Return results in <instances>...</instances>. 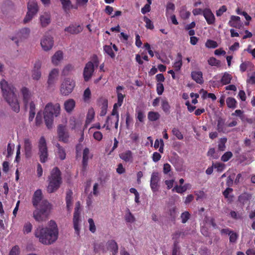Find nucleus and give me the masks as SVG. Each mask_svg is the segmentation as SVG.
<instances>
[{"mask_svg": "<svg viewBox=\"0 0 255 255\" xmlns=\"http://www.w3.org/2000/svg\"><path fill=\"white\" fill-rule=\"evenodd\" d=\"M75 107V102L73 99H69L64 103V109L67 113L71 112Z\"/></svg>", "mask_w": 255, "mask_h": 255, "instance_id": "c85d7f7f", "label": "nucleus"}, {"mask_svg": "<svg viewBox=\"0 0 255 255\" xmlns=\"http://www.w3.org/2000/svg\"><path fill=\"white\" fill-rule=\"evenodd\" d=\"M227 141V139L226 137L221 138L220 139L218 143V149L220 151H224L225 149V143Z\"/></svg>", "mask_w": 255, "mask_h": 255, "instance_id": "3c124183", "label": "nucleus"}, {"mask_svg": "<svg viewBox=\"0 0 255 255\" xmlns=\"http://www.w3.org/2000/svg\"><path fill=\"white\" fill-rule=\"evenodd\" d=\"M233 156V153L231 151L226 152L221 157V160L223 162H227Z\"/></svg>", "mask_w": 255, "mask_h": 255, "instance_id": "4d7b16f0", "label": "nucleus"}, {"mask_svg": "<svg viewBox=\"0 0 255 255\" xmlns=\"http://www.w3.org/2000/svg\"><path fill=\"white\" fill-rule=\"evenodd\" d=\"M83 30L82 27L79 24H71L64 29L65 32L71 34H77Z\"/></svg>", "mask_w": 255, "mask_h": 255, "instance_id": "f3484780", "label": "nucleus"}, {"mask_svg": "<svg viewBox=\"0 0 255 255\" xmlns=\"http://www.w3.org/2000/svg\"><path fill=\"white\" fill-rule=\"evenodd\" d=\"M190 216L189 213L187 211L184 212L181 214V218L182 223L184 224L188 220Z\"/></svg>", "mask_w": 255, "mask_h": 255, "instance_id": "69168bd1", "label": "nucleus"}, {"mask_svg": "<svg viewBox=\"0 0 255 255\" xmlns=\"http://www.w3.org/2000/svg\"><path fill=\"white\" fill-rule=\"evenodd\" d=\"M227 124L225 120L220 117L217 121V129L219 132L225 133L227 131Z\"/></svg>", "mask_w": 255, "mask_h": 255, "instance_id": "393cba45", "label": "nucleus"}, {"mask_svg": "<svg viewBox=\"0 0 255 255\" xmlns=\"http://www.w3.org/2000/svg\"><path fill=\"white\" fill-rule=\"evenodd\" d=\"M60 106L58 103L53 104L49 103L46 105L44 112V119L48 128L52 127L54 117H57L60 114Z\"/></svg>", "mask_w": 255, "mask_h": 255, "instance_id": "39448f33", "label": "nucleus"}, {"mask_svg": "<svg viewBox=\"0 0 255 255\" xmlns=\"http://www.w3.org/2000/svg\"><path fill=\"white\" fill-rule=\"evenodd\" d=\"M250 196L246 193L242 194L238 197L239 202L243 205L246 204L250 200Z\"/></svg>", "mask_w": 255, "mask_h": 255, "instance_id": "79ce46f5", "label": "nucleus"}, {"mask_svg": "<svg viewBox=\"0 0 255 255\" xmlns=\"http://www.w3.org/2000/svg\"><path fill=\"white\" fill-rule=\"evenodd\" d=\"M232 78V76L231 74L227 72H225L221 79V82L223 85L229 84L230 83Z\"/></svg>", "mask_w": 255, "mask_h": 255, "instance_id": "e433bc0d", "label": "nucleus"}, {"mask_svg": "<svg viewBox=\"0 0 255 255\" xmlns=\"http://www.w3.org/2000/svg\"><path fill=\"white\" fill-rule=\"evenodd\" d=\"M48 182L47 191L49 193H52L57 191L62 183L61 172L57 167H54L50 172L48 177Z\"/></svg>", "mask_w": 255, "mask_h": 255, "instance_id": "7ed1b4c3", "label": "nucleus"}, {"mask_svg": "<svg viewBox=\"0 0 255 255\" xmlns=\"http://www.w3.org/2000/svg\"><path fill=\"white\" fill-rule=\"evenodd\" d=\"M90 150L88 148H85L83 152L82 158V171L85 172L88 166L89 159Z\"/></svg>", "mask_w": 255, "mask_h": 255, "instance_id": "6ab92c4d", "label": "nucleus"}, {"mask_svg": "<svg viewBox=\"0 0 255 255\" xmlns=\"http://www.w3.org/2000/svg\"><path fill=\"white\" fill-rule=\"evenodd\" d=\"M80 214L79 211V207H76L75 208L73 216V224L74 228L75 231V233L79 236L80 234V228L79 227V221H80Z\"/></svg>", "mask_w": 255, "mask_h": 255, "instance_id": "dca6fc26", "label": "nucleus"}, {"mask_svg": "<svg viewBox=\"0 0 255 255\" xmlns=\"http://www.w3.org/2000/svg\"><path fill=\"white\" fill-rule=\"evenodd\" d=\"M24 148L25 156L29 158L31 155L32 144L29 138L24 139Z\"/></svg>", "mask_w": 255, "mask_h": 255, "instance_id": "5701e85b", "label": "nucleus"}, {"mask_svg": "<svg viewBox=\"0 0 255 255\" xmlns=\"http://www.w3.org/2000/svg\"><path fill=\"white\" fill-rule=\"evenodd\" d=\"M233 190L232 188L228 187L223 192V194L224 197L226 199H227L228 201H232L233 200V196H230L229 194L233 192Z\"/></svg>", "mask_w": 255, "mask_h": 255, "instance_id": "de8ad7c7", "label": "nucleus"}, {"mask_svg": "<svg viewBox=\"0 0 255 255\" xmlns=\"http://www.w3.org/2000/svg\"><path fill=\"white\" fill-rule=\"evenodd\" d=\"M63 59V52L59 50L57 51L52 57L51 61L54 65H57Z\"/></svg>", "mask_w": 255, "mask_h": 255, "instance_id": "7c9ffc66", "label": "nucleus"}, {"mask_svg": "<svg viewBox=\"0 0 255 255\" xmlns=\"http://www.w3.org/2000/svg\"><path fill=\"white\" fill-rule=\"evenodd\" d=\"M182 65V56L180 53H178L176 61L173 64L175 71H179Z\"/></svg>", "mask_w": 255, "mask_h": 255, "instance_id": "72a5a7b5", "label": "nucleus"}, {"mask_svg": "<svg viewBox=\"0 0 255 255\" xmlns=\"http://www.w3.org/2000/svg\"><path fill=\"white\" fill-rule=\"evenodd\" d=\"M160 181L159 174L157 172H153L151 176L150 186L153 192L157 191L158 189V182Z\"/></svg>", "mask_w": 255, "mask_h": 255, "instance_id": "9b49d317", "label": "nucleus"}, {"mask_svg": "<svg viewBox=\"0 0 255 255\" xmlns=\"http://www.w3.org/2000/svg\"><path fill=\"white\" fill-rule=\"evenodd\" d=\"M42 123V115L40 112L37 114L35 118V125L36 126H39Z\"/></svg>", "mask_w": 255, "mask_h": 255, "instance_id": "338daca9", "label": "nucleus"}, {"mask_svg": "<svg viewBox=\"0 0 255 255\" xmlns=\"http://www.w3.org/2000/svg\"><path fill=\"white\" fill-rule=\"evenodd\" d=\"M143 21L145 23V27L147 29L152 30L154 29V25L152 21L146 16L143 17Z\"/></svg>", "mask_w": 255, "mask_h": 255, "instance_id": "8fccbe9b", "label": "nucleus"}, {"mask_svg": "<svg viewBox=\"0 0 255 255\" xmlns=\"http://www.w3.org/2000/svg\"><path fill=\"white\" fill-rule=\"evenodd\" d=\"M57 134L59 140L63 142L64 143H67L69 139V133L64 126L60 125L58 127Z\"/></svg>", "mask_w": 255, "mask_h": 255, "instance_id": "1a4fd4ad", "label": "nucleus"}, {"mask_svg": "<svg viewBox=\"0 0 255 255\" xmlns=\"http://www.w3.org/2000/svg\"><path fill=\"white\" fill-rule=\"evenodd\" d=\"M0 85L3 97L12 110L16 113H18L20 106L15 93L16 91L15 87L12 84H9L5 80H1Z\"/></svg>", "mask_w": 255, "mask_h": 255, "instance_id": "f257e3e1", "label": "nucleus"}, {"mask_svg": "<svg viewBox=\"0 0 255 255\" xmlns=\"http://www.w3.org/2000/svg\"><path fill=\"white\" fill-rule=\"evenodd\" d=\"M42 198L43 195L41 190H36L34 192L32 198V203L34 208L38 207V205H39L42 201Z\"/></svg>", "mask_w": 255, "mask_h": 255, "instance_id": "4468645a", "label": "nucleus"}, {"mask_svg": "<svg viewBox=\"0 0 255 255\" xmlns=\"http://www.w3.org/2000/svg\"><path fill=\"white\" fill-rule=\"evenodd\" d=\"M41 62L38 60L35 61L33 69L32 71V77L33 79L38 80L41 76V72L40 71V69L41 67Z\"/></svg>", "mask_w": 255, "mask_h": 255, "instance_id": "f8f14e48", "label": "nucleus"}, {"mask_svg": "<svg viewBox=\"0 0 255 255\" xmlns=\"http://www.w3.org/2000/svg\"><path fill=\"white\" fill-rule=\"evenodd\" d=\"M106 250L112 252L113 255H115L118 252V246L115 240H109L106 243Z\"/></svg>", "mask_w": 255, "mask_h": 255, "instance_id": "aec40b11", "label": "nucleus"}, {"mask_svg": "<svg viewBox=\"0 0 255 255\" xmlns=\"http://www.w3.org/2000/svg\"><path fill=\"white\" fill-rule=\"evenodd\" d=\"M98 102L101 105V110L100 112V115L102 117L106 115L107 112L108 105V100L105 98L102 97L99 99Z\"/></svg>", "mask_w": 255, "mask_h": 255, "instance_id": "412c9836", "label": "nucleus"}, {"mask_svg": "<svg viewBox=\"0 0 255 255\" xmlns=\"http://www.w3.org/2000/svg\"><path fill=\"white\" fill-rule=\"evenodd\" d=\"M20 92L22 96V100L25 107L26 108L29 104L32 97V94L30 91L26 87H23Z\"/></svg>", "mask_w": 255, "mask_h": 255, "instance_id": "ddd939ff", "label": "nucleus"}, {"mask_svg": "<svg viewBox=\"0 0 255 255\" xmlns=\"http://www.w3.org/2000/svg\"><path fill=\"white\" fill-rule=\"evenodd\" d=\"M125 220L127 222L133 223L135 221V218L133 215L129 211L125 216Z\"/></svg>", "mask_w": 255, "mask_h": 255, "instance_id": "774afa93", "label": "nucleus"}, {"mask_svg": "<svg viewBox=\"0 0 255 255\" xmlns=\"http://www.w3.org/2000/svg\"><path fill=\"white\" fill-rule=\"evenodd\" d=\"M88 223L89 224V230L92 233H94L96 232V228L94 220L92 218H89L88 219Z\"/></svg>", "mask_w": 255, "mask_h": 255, "instance_id": "0e129e2a", "label": "nucleus"}, {"mask_svg": "<svg viewBox=\"0 0 255 255\" xmlns=\"http://www.w3.org/2000/svg\"><path fill=\"white\" fill-rule=\"evenodd\" d=\"M59 73V71L57 68H54L50 72L47 82L49 89L54 87L57 80Z\"/></svg>", "mask_w": 255, "mask_h": 255, "instance_id": "9d476101", "label": "nucleus"}, {"mask_svg": "<svg viewBox=\"0 0 255 255\" xmlns=\"http://www.w3.org/2000/svg\"><path fill=\"white\" fill-rule=\"evenodd\" d=\"M104 52L109 55L112 58L115 57V54L111 45H106L103 47Z\"/></svg>", "mask_w": 255, "mask_h": 255, "instance_id": "c03bdc74", "label": "nucleus"}, {"mask_svg": "<svg viewBox=\"0 0 255 255\" xmlns=\"http://www.w3.org/2000/svg\"><path fill=\"white\" fill-rule=\"evenodd\" d=\"M136 113L137 114V119L141 123L144 121V119L145 118V115L144 112L140 109L136 110Z\"/></svg>", "mask_w": 255, "mask_h": 255, "instance_id": "5fc2aeb1", "label": "nucleus"}, {"mask_svg": "<svg viewBox=\"0 0 255 255\" xmlns=\"http://www.w3.org/2000/svg\"><path fill=\"white\" fill-rule=\"evenodd\" d=\"M55 145L57 148L56 153L58 157L61 160H64L66 158V153L64 148L61 146L58 143H57Z\"/></svg>", "mask_w": 255, "mask_h": 255, "instance_id": "cd10ccee", "label": "nucleus"}, {"mask_svg": "<svg viewBox=\"0 0 255 255\" xmlns=\"http://www.w3.org/2000/svg\"><path fill=\"white\" fill-rule=\"evenodd\" d=\"M203 15L208 24H213L215 23V17L210 9L205 8L203 11Z\"/></svg>", "mask_w": 255, "mask_h": 255, "instance_id": "a211bd4d", "label": "nucleus"}, {"mask_svg": "<svg viewBox=\"0 0 255 255\" xmlns=\"http://www.w3.org/2000/svg\"><path fill=\"white\" fill-rule=\"evenodd\" d=\"M75 86V84L73 80L69 78L65 79L61 85V94L64 96L68 95L73 91Z\"/></svg>", "mask_w": 255, "mask_h": 255, "instance_id": "6e6552de", "label": "nucleus"}, {"mask_svg": "<svg viewBox=\"0 0 255 255\" xmlns=\"http://www.w3.org/2000/svg\"><path fill=\"white\" fill-rule=\"evenodd\" d=\"M91 96V93L89 88H87L84 92L83 100L85 102H88L90 101Z\"/></svg>", "mask_w": 255, "mask_h": 255, "instance_id": "864d4df0", "label": "nucleus"}, {"mask_svg": "<svg viewBox=\"0 0 255 255\" xmlns=\"http://www.w3.org/2000/svg\"><path fill=\"white\" fill-rule=\"evenodd\" d=\"M94 251L96 253H98L102 252L103 253L107 252L106 248H105V244L104 243H100L95 244L94 246Z\"/></svg>", "mask_w": 255, "mask_h": 255, "instance_id": "c9c22d12", "label": "nucleus"}, {"mask_svg": "<svg viewBox=\"0 0 255 255\" xmlns=\"http://www.w3.org/2000/svg\"><path fill=\"white\" fill-rule=\"evenodd\" d=\"M208 62L211 66H219L220 65V61L213 57L210 58Z\"/></svg>", "mask_w": 255, "mask_h": 255, "instance_id": "13d9d810", "label": "nucleus"}, {"mask_svg": "<svg viewBox=\"0 0 255 255\" xmlns=\"http://www.w3.org/2000/svg\"><path fill=\"white\" fill-rule=\"evenodd\" d=\"M20 254V249L18 245H15L12 247L9 251L8 255H19Z\"/></svg>", "mask_w": 255, "mask_h": 255, "instance_id": "09e8293b", "label": "nucleus"}, {"mask_svg": "<svg viewBox=\"0 0 255 255\" xmlns=\"http://www.w3.org/2000/svg\"><path fill=\"white\" fill-rule=\"evenodd\" d=\"M72 195L73 192L72 190H69L67 191L66 196V207L68 210H69L72 205Z\"/></svg>", "mask_w": 255, "mask_h": 255, "instance_id": "f704fd0d", "label": "nucleus"}, {"mask_svg": "<svg viewBox=\"0 0 255 255\" xmlns=\"http://www.w3.org/2000/svg\"><path fill=\"white\" fill-rule=\"evenodd\" d=\"M229 241L231 243H235L239 237V235L237 233L234 232L233 231L231 232V234L229 235Z\"/></svg>", "mask_w": 255, "mask_h": 255, "instance_id": "bf43d9fd", "label": "nucleus"}, {"mask_svg": "<svg viewBox=\"0 0 255 255\" xmlns=\"http://www.w3.org/2000/svg\"><path fill=\"white\" fill-rule=\"evenodd\" d=\"M205 46L208 48H215L217 47L218 45L216 41L211 39H208L205 43Z\"/></svg>", "mask_w": 255, "mask_h": 255, "instance_id": "603ef678", "label": "nucleus"}, {"mask_svg": "<svg viewBox=\"0 0 255 255\" xmlns=\"http://www.w3.org/2000/svg\"><path fill=\"white\" fill-rule=\"evenodd\" d=\"M92 61L87 62L84 68L83 77L84 81L88 82L92 77L94 70L95 66L97 67L99 64V61L97 55L94 54L92 57Z\"/></svg>", "mask_w": 255, "mask_h": 255, "instance_id": "423d86ee", "label": "nucleus"}, {"mask_svg": "<svg viewBox=\"0 0 255 255\" xmlns=\"http://www.w3.org/2000/svg\"><path fill=\"white\" fill-rule=\"evenodd\" d=\"M213 165L215 168L217 169V170L218 172H222L225 167L224 164L220 162H217L216 163H213Z\"/></svg>", "mask_w": 255, "mask_h": 255, "instance_id": "e2e57ef3", "label": "nucleus"}, {"mask_svg": "<svg viewBox=\"0 0 255 255\" xmlns=\"http://www.w3.org/2000/svg\"><path fill=\"white\" fill-rule=\"evenodd\" d=\"M226 104L229 108L232 109H235L237 106L236 100L232 97H228L226 99Z\"/></svg>", "mask_w": 255, "mask_h": 255, "instance_id": "4c0bfd02", "label": "nucleus"}, {"mask_svg": "<svg viewBox=\"0 0 255 255\" xmlns=\"http://www.w3.org/2000/svg\"><path fill=\"white\" fill-rule=\"evenodd\" d=\"M35 14L36 13L27 11L26 16L23 19L24 23H26L29 22Z\"/></svg>", "mask_w": 255, "mask_h": 255, "instance_id": "680f3d73", "label": "nucleus"}, {"mask_svg": "<svg viewBox=\"0 0 255 255\" xmlns=\"http://www.w3.org/2000/svg\"><path fill=\"white\" fill-rule=\"evenodd\" d=\"M34 235L41 243L46 245H50L57 240L58 231L55 229L39 227L35 230Z\"/></svg>", "mask_w": 255, "mask_h": 255, "instance_id": "f03ea898", "label": "nucleus"}, {"mask_svg": "<svg viewBox=\"0 0 255 255\" xmlns=\"http://www.w3.org/2000/svg\"><path fill=\"white\" fill-rule=\"evenodd\" d=\"M33 212V217L38 222L46 221L51 209V205L47 200L42 201L38 207L35 208Z\"/></svg>", "mask_w": 255, "mask_h": 255, "instance_id": "20e7f679", "label": "nucleus"}, {"mask_svg": "<svg viewBox=\"0 0 255 255\" xmlns=\"http://www.w3.org/2000/svg\"><path fill=\"white\" fill-rule=\"evenodd\" d=\"M30 29L28 28H23L19 30L17 33L18 38L22 40V39L27 38L30 33Z\"/></svg>", "mask_w": 255, "mask_h": 255, "instance_id": "473e14b6", "label": "nucleus"}, {"mask_svg": "<svg viewBox=\"0 0 255 255\" xmlns=\"http://www.w3.org/2000/svg\"><path fill=\"white\" fill-rule=\"evenodd\" d=\"M40 21L42 27L47 26L50 22V15L47 13L40 16Z\"/></svg>", "mask_w": 255, "mask_h": 255, "instance_id": "2f4dec72", "label": "nucleus"}, {"mask_svg": "<svg viewBox=\"0 0 255 255\" xmlns=\"http://www.w3.org/2000/svg\"><path fill=\"white\" fill-rule=\"evenodd\" d=\"M161 108L164 112L168 114L170 113V106L168 102L166 100H164L162 101L161 102Z\"/></svg>", "mask_w": 255, "mask_h": 255, "instance_id": "49530a36", "label": "nucleus"}, {"mask_svg": "<svg viewBox=\"0 0 255 255\" xmlns=\"http://www.w3.org/2000/svg\"><path fill=\"white\" fill-rule=\"evenodd\" d=\"M189 185V184H186L183 186H178L176 185L172 189V191H175L178 193H183V192H185L187 190V187Z\"/></svg>", "mask_w": 255, "mask_h": 255, "instance_id": "37998d69", "label": "nucleus"}, {"mask_svg": "<svg viewBox=\"0 0 255 255\" xmlns=\"http://www.w3.org/2000/svg\"><path fill=\"white\" fill-rule=\"evenodd\" d=\"M147 117L150 121L154 122L159 119L160 115L158 112L150 111L148 112Z\"/></svg>", "mask_w": 255, "mask_h": 255, "instance_id": "a19ab883", "label": "nucleus"}, {"mask_svg": "<svg viewBox=\"0 0 255 255\" xmlns=\"http://www.w3.org/2000/svg\"><path fill=\"white\" fill-rule=\"evenodd\" d=\"M62 8L65 11L69 10L73 7L72 2L70 0H60Z\"/></svg>", "mask_w": 255, "mask_h": 255, "instance_id": "58836bf2", "label": "nucleus"}, {"mask_svg": "<svg viewBox=\"0 0 255 255\" xmlns=\"http://www.w3.org/2000/svg\"><path fill=\"white\" fill-rule=\"evenodd\" d=\"M240 17L238 16L232 15L231 17V20L229 21V25L233 27L239 28L240 24Z\"/></svg>", "mask_w": 255, "mask_h": 255, "instance_id": "c756f323", "label": "nucleus"}, {"mask_svg": "<svg viewBox=\"0 0 255 255\" xmlns=\"http://www.w3.org/2000/svg\"><path fill=\"white\" fill-rule=\"evenodd\" d=\"M38 154L41 163H45L48 160V153L46 140L44 136H41L38 142Z\"/></svg>", "mask_w": 255, "mask_h": 255, "instance_id": "0eeeda50", "label": "nucleus"}, {"mask_svg": "<svg viewBox=\"0 0 255 255\" xmlns=\"http://www.w3.org/2000/svg\"><path fill=\"white\" fill-rule=\"evenodd\" d=\"M120 157L126 162L131 163L133 161V156L132 152L128 150L125 152H122L119 155Z\"/></svg>", "mask_w": 255, "mask_h": 255, "instance_id": "b1692460", "label": "nucleus"}, {"mask_svg": "<svg viewBox=\"0 0 255 255\" xmlns=\"http://www.w3.org/2000/svg\"><path fill=\"white\" fill-rule=\"evenodd\" d=\"M179 13L180 17L183 19H186L188 18L190 15V12L186 10V7L185 6H183L180 8Z\"/></svg>", "mask_w": 255, "mask_h": 255, "instance_id": "ea45409f", "label": "nucleus"}, {"mask_svg": "<svg viewBox=\"0 0 255 255\" xmlns=\"http://www.w3.org/2000/svg\"><path fill=\"white\" fill-rule=\"evenodd\" d=\"M123 89L124 87L122 86H118L116 88L118 102L115 104L118 105L119 107H121L122 105L124 102V99L126 97L125 94H123L120 92V90H123Z\"/></svg>", "mask_w": 255, "mask_h": 255, "instance_id": "a878e982", "label": "nucleus"}, {"mask_svg": "<svg viewBox=\"0 0 255 255\" xmlns=\"http://www.w3.org/2000/svg\"><path fill=\"white\" fill-rule=\"evenodd\" d=\"M53 38L50 36H44L41 41V45L44 51L50 50L53 45Z\"/></svg>", "mask_w": 255, "mask_h": 255, "instance_id": "2eb2a0df", "label": "nucleus"}, {"mask_svg": "<svg viewBox=\"0 0 255 255\" xmlns=\"http://www.w3.org/2000/svg\"><path fill=\"white\" fill-rule=\"evenodd\" d=\"M27 11L37 13L38 11V6L36 0H29L27 3Z\"/></svg>", "mask_w": 255, "mask_h": 255, "instance_id": "bb28decb", "label": "nucleus"}, {"mask_svg": "<svg viewBox=\"0 0 255 255\" xmlns=\"http://www.w3.org/2000/svg\"><path fill=\"white\" fill-rule=\"evenodd\" d=\"M172 132L174 135H175L178 139L181 140L183 138V135L180 131L177 128H173Z\"/></svg>", "mask_w": 255, "mask_h": 255, "instance_id": "052dcab7", "label": "nucleus"}, {"mask_svg": "<svg viewBox=\"0 0 255 255\" xmlns=\"http://www.w3.org/2000/svg\"><path fill=\"white\" fill-rule=\"evenodd\" d=\"M32 229V224L28 222L24 225L23 232L24 234H27L31 232Z\"/></svg>", "mask_w": 255, "mask_h": 255, "instance_id": "6e6d98bb", "label": "nucleus"}, {"mask_svg": "<svg viewBox=\"0 0 255 255\" xmlns=\"http://www.w3.org/2000/svg\"><path fill=\"white\" fill-rule=\"evenodd\" d=\"M95 117V111L93 108H91L88 110L87 117L86 123H90L92 122Z\"/></svg>", "mask_w": 255, "mask_h": 255, "instance_id": "a18cd8bd", "label": "nucleus"}, {"mask_svg": "<svg viewBox=\"0 0 255 255\" xmlns=\"http://www.w3.org/2000/svg\"><path fill=\"white\" fill-rule=\"evenodd\" d=\"M192 79L197 83L202 84L204 82L203 74L201 71H194L191 72Z\"/></svg>", "mask_w": 255, "mask_h": 255, "instance_id": "4be33fe9", "label": "nucleus"}]
</instances>
